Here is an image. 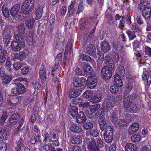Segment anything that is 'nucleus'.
I'll return each mask as SVG.
<instances>
[{
  "label": "nucleus",
  "instance_id": "1",
  "mask_svg": "<svg viewBox=\"0 0 151 151\" xmlns=\"http://www.w3.org/2000/svg\"><path fill=\"white\" fill-rule=\"evenodd\" d=\"M104 113L105 112L102 113L99 116L100 128L102 131L105 129L103 134L104 140L107 142L110 143L113 140V131L111 127L107 126L104 116Z\"/></svg>",
  "mask_w": 151,
  "mask_h": 151
},
{
  "label": "nucleus",
  "instance_id": "2",
  "mask_svg": "<svg viewBox=\"0 0 151 151\" xmlns=\"http://www.w3.org/2000/svg\"><path fill=\"white\" fill-rule=\"evenodd\" d=\"M130 98L128 95H124L123 98V103L124 107L130 112L136 113L139 111L136 104L134 103L129 102Z\"/></svg>",
  "mask_w": 151,
  "mask_h": 151
},
{
  "label": "nucleus",
  "instance_id": "3",
  "mask_svg": "<svg viewBox=\"0 0 151 151\" xmlns=\"http://www.w3.org/2000/svg\"><path fill=\"white\" fill-rule=\"evenodd\" d=\"M114 69V65L113 63H111V65H110L104 67L101 71V77L104 80L109 79L111 77L112 70Z\"/></svg>",
  "mask_w": 151,
  "mask_h": 151
},
{
  "label": "nucleus",
  "instance_id": "4",
  "mask_svg": "<svg viewBox=\"0 0 151 151\" xmlns=\"http://www.w3.org/2000/svg\"><path fill=\"white\" fill-rule=\"evenodd\" d=\"M34 1L33 0H27L24 1L21 6V10L24 16L33 10L34 8Z\"/></svg>",
  "mask_w": 151,
  "mask_h": 151
},
{
  "label": "nucleus",
  "instance_id": "5",
  "mask_svg": "<svg viewBox=\"0 0 151 151\" xmlns=\"http://www.w3.org/2000/svg\"><path fill=\"white\" fill-rule=\"evenodd\" d=\"M89 151H99V149L96 145L95 141L92 140L91 142L90 139L88 138L85 140L83 146V149H86V147Z\"/></svg>",
  "mask_w": 151,
  "mask_h": 151
},
{
  "label": "nucleus",
  "instance_id": "6",
  "mask_svg": "<svg viewBox=\"0 0 151 151\" xmlns=\"http://www.w3.org/2000/svg\"><path fill=\"white\" fill-rule=\"evenodd\" d=\"M20 39L22 41L24 42L25 40L29 45H32L34 43V40L33 37V35L31 33H29L25 34L24 35L20 37L18 35H15V40H19Z\"/></svg>",
  "mask_w": 151,
  "mask_h": 151
},
{
  "label": "nucleus",
  "instance_id": "7",
  "mask_svg": "<svg viewBox=\"0 0 151 151\" xmlns=\"http://www.w3.org/2000/svg\"><path fill=\"white\" fill-rule=\"evenodd\" d=\"M20 5L19 4H16L13 6L10 10V14L12 16L14 17H17L22 19L25 17L24 14L22 12L19 13Z\"/></svg>",
  "mask_w": 151,
  "mask_h": 151
},
{
  "label": "nucleus",
  "instance_id": "8",
  "mask_svg": "<svg viewBox=\"0 0 151 151\" xmlns=\"http://www.w3.org/2000/svg\"><path fill=\"white\" fill-rule=\"evenodd\" d=\"M39 73L42 83L44 84H46L47 82V75H49V72L47 71V70L42 65L40 69Z\"/></svg>",
  "mask_w": 151,
  "mask_h": 151
},
{
  "label": "nucleus",
  "instance_id": "9",
  "mask_svg": "<svg viewBox=\"0 0 151 151\" xmlns=\"http://www.w3.org/2000/svg\"><path fill=\"white\" fill-rule=\"evenodd\" d=\"M14 41L11 43V47L12 48L16 51L20 50L21 48H24L25 46V42L22 41L20 39L19 40Z\"/></svg>",
  "mask_w": 151,
  "mask_h": 151
},
{
  "label": "nucleus",
  "instance_id": "10",
  "mask_svg": "<svg viewBox=\"0 0 151 151\" xmlns=\"http://www.w3.org/2000/svg\"><path fill=\"white\" fill-rule=\"evenodd\" d=\"M19 99L17 97H11L10 99H7L6 104L12 108L15 109L19 105Z\"/></svg>",
  "mask_w": 151,
  "mask_h": 151
},
{
  "label": "nucleus",
  "instance_id": "11",
  "mask_svg": "<svg viewBox=\"0 0 151 151\" xmlns=\"http://www.w3.org/2000/svg\"><path fill=\"white\" fill-rule=\"evenodd\" d=\"M73 81V85L74 86L79 87L83 86V87L81 88H82L83 90L84 87L86 86L87 85V80L85 78L82 77L81 78L80 81L78 78L74 79Z\"/></svg>",
  "mask_w": 151,
  "mask_h": 151
},
{
  "label": "nucleus",
  "instance_id": "12",
  "mask_svg": "<svg viewBox=\"0 0 151 151\" xmlns=\"http://www.w3.org/2000/svg\"><path fill=\"white\" fill-rule=\"evenodd\" d=\"M82 90V88L78 87L73 88L69 90V96L72 98L77 97L80 95Z\"/></svg>",
  "mask_w": 151,
  "mask_h": 151
},
{
  "label": "nucleus",
  "instance_id": "13",
  "mask_svg": "<svg viewBox=\"0 0 151 151\" xmlns=\"http://www.w3.org/2000/svg\"><path fill=\"white\" fill-rule=\"evenodd\" d=\"M88 86L91 88L95 87L97 84L96 77L94 74L92 75L88 79Z\"/></svg>",
  "mask_w": 151,
  "mask_h": 151
},
{
  "label": "nucleus",
  "instance_id": "14",
  "mask_svg": "<svg viewBox=\"0 0 151 151\" xmlns=\"http://www.w3.org/2000/svg\"><path fill=\"white\" fill-rule=\"evenodd\" d=\"M110 118L112 122L116 125V127L125 125L126 123V121L125 120L117 119L115 114H113L110 116Z\"/></svg>",
  "mask_w": 151,
  "mask_h": 151
},
{
  "label": "nucleus",
  "instance_id": "15",
  "mask_svg": "<svg viewBox=\"0 0 151 151\" xmlns=\"http://www.w3.org/2000/svg\"><path fill=\"white\" fill-rule=\"evenodd\" d=\"M76 117V122L79 124H81L86 121V118L82 111H80L79 114H78Z\"/></svg>",
  "mask_w": 151,
  "mask_h": 151
},
{
  "label": "nucleus",
  "instance_id": "16",
  "mask_svg": "<svg viewBox=\"0 0 151 151\" xmlns=\"http://www.w3.org/2000/svg\"><path fill=\"white\" fill-rule=\"evenodd\" d=\"M87 52L92 56L95 57L96 54V50L93 44H89L88 45L87 47Z\"/></svg>",
  "mask_w": 151,
  "mask_h": 151
},
{
  "label": "nucleus",
  "instance_id": "17",
  "mask_svg": "<svg viewBox=\"0 0 151 151\" xmlns=\"http://www.w3.org/2000/svg\"><path fill=\"white\" fill-rule=\"evenodd\" d=\"M139 125L137 123H133L129 128L128 133L129 134L131 135L136 132L139 129Z\"/></svg>",
  "mask_w": 151,
  "mask_h": 151
},
{
  "label": "nucleus",
  "instance_id": "18",
  "mask_svg": "<svg viewBox=\"0 0 151 151\" xmlns=\"http://www.w3.org/2000/svg\"><path fill=\"white\" fill-rule=\"evenodd\" d=\"M81 68H83L84 72L86 73L89 75H91L93 72V70L92 69L91 66L88 64H86L83 63L81 65Z\"/></svg>",
  "mask_w": 151,
  "mask_h": 151
},
{
  "label": "nucleus",
  "instance_id": "19",
  "mask_svg": "<svg viewBox=\"0 0 151 151\" xmlns=\"http://www.w3.org/2000/svg\"><path fill=\"white\" fill-rule=\"evenodd\" d=\"M125 151H138V147L135 145L129 143L126 144L125 146Z\"/></svg>",
  "mask_w": 151,
  "mask_h": 151
},
{
  "label": "nucleus",
  "instance_id": "20",
  "mask_svg": "<svg viewBox=\"0 0 151 151\" xmlns=\"http://www.w3.org/2000/svg\"><path fill=\"white\" fill-rule=\"evenodd\" d=\"M16 30L17 31V32H15L14 34V38L15 39V35L17 34L20 35V37H22V34L23 33H24L25 30V28L24 26V25L23 23H21L19 25H18L16 27Z\"/></svg>",
  "mask_w": 151,
  "mask_h": 151
},
{
  "label": "nucleus",
  "instance_id": "21",
  "mask_svg": "<svg viewBox=\"0 0 151 151\" xmlns=\"http://www.w3.org/2000/svg\"><path fill=\"white\" fill-rule=\"evenodd\" d=\"M69 112L71 116L75 117L78 113V108L76 106L70 105L69 107Z\"/></svg>",
  "mask_w": 151,
  "mask_h": 151
},
{
  "label": "nucleus",
  "instance_id": "22",
  "mask_svg": "<svg viewBox=\"0 0 151 151\" xmlns=\"http://www.w3.org/2000/svg\"><path fill=\"white\" fill-rule=\"evenodd\" d=\"M7 54V50L2 49L1 47L0 46V63H3L4 62L6 59Z\"/></svg>",
  "mask_w": 151,
  "mask_h": 151
},
{
  "label": "nucleus",
  "instance_id": "23",
  "mask_svg": "<svg viewBox=\"0 0 151 151\" xmlns=\"http://www.w3.org/2000/svg\"><path fill=\"white\" fill-rule=\"evenodd\" d=\"M142 15L145 19H148L151 17V9L149 7L145 8L142 11Z\"/></svg>",
  "mask_w": 151,
  "mask_h": 151
},
{
  "label": "nucleus",
  "instance_id": "24",
  "mask_svg": "<svg viewBox=\"0 0 151 151\" xmlns=\"http://www.w3.org/2000/svg\"><path fill=\"white\" fill-rule=\"evenodd\" d=\"M24 147V141L21 139L16 141V145L14 147L15 150L17 151H19L22 150L23 147Z\"/></svg>",
  "mask_w": 151,
  "mask_h": 151
},
{
  "label": "nucleus",
  "instance_id": "25",
  "mask_svg": "<svg viewBox=\"0 0 151 151\" xmlns=\"http://www.w3.org/2000/svg\"><path fill=\"white\" fill-rule=\"evenodd\" d=\"M115 104V101L113 98H110L106 102L105 109L108 110H110Z\"/></svg>",
  "mask_w": 151,
  "mask_h": 151
},
{
  "label": "nucleus",
  "instance_id": "26",
  "mask_svg": "<svg viewBox=\"0 0 151 151\" xmlns=\"http://www.w3.org/2000/svg\"><path fill=\"white\" fill-rule=\"evenodd\" d=\"M19 118V116L18 113H15L12 114L9 119L10 124L12 125L16 124L18 122Z\"/></svg>",
  "mask_w": 151,
  "mask_h": 151
},
{
  "label": "nucleus",
  "instance_id": "27",
  "mask_svg": "<svg viewBox=\"0 0 151 151\" xmlns=\"http://www.w3.org/2000/svg\"><path fill=\"white\" fill-rule=\"evenodd\" d=\"M73 144H79L82 142V139L80 136L74 135L71 136L70 139Z\"/></svg>",
  "mask_w": 151,
  "mask_h": 151
},
{
  "label": "nucleus",
  "instance_id": "28",
  "mask_svg": "<svg viewBox=\"0 0 151 151\" xmlns=\"http://www.w3.org/2000/svg\"><path fill=\"white\" fill-rule=\"evenodd\" d=\"M35 22V21L32 18H28L25 21V24L27 28L31 29L33 28Z\"/></svg>",
  "mask_w": 151,
  "mask_h": 151
},
{
  "label": "nucleus",
  "instance_id": "29",
  "mask_svg": "<svg viewBox=\"0 0 151 151\" xmlns=\"http://www.w3.org/2000/svg\"><path fill=\"white\" fill-rule=\"evenodd\" d=\"M70 130L72 132L76 133H80L82 131L81 127L76 124H72L70 129Z\"/></svg>",
  "mask_w": 151,
  "mask_h": 151
},
{
  "label": "nucleus",
  "instance_id": "30",
  "mask_svg": "<svg viewBox=\"0 0 151 151\" xmlns=\"http://www.w3.org/2000/svg\"><path fill=\"white\" fill-rule=\"evenodd\" d=\"M114 81L115 83L118 87H122L123 84L121 77L118 74L115 75Z\"/></svg>",
  "mask_w": 151,
  "mask_h": 151
},
{
  "label": "nucleus",
  "instance_id": "31",
  "mask_svg": "<svg viewBox=\"0 0 151 151\" xmlns=\"http://www.w3.org/2000/svg\"><path fill=\"white\" fill-rule=\"evenodd\" d=\"M101 50L104 52H107L110 50V47L108 42L104 41L101 44Z\"/></svg>",
  "mask_w": 151,
  "mask_h": 151
},
{
  "label": "nucleus",
  "instance_id": "32",
  "mask_svg": "<svg viewBox=\"0 0 151 151\" xmlns=\"http://www.w3.org/2000/svg\"><path fill=\"white\" fill-rule=\"evenodd\" d=\"M28 55L25 52L22 51L19 53H16L14 56L15 58L20 60H23Z\"/></svg>",
  "mask_w": 151,
  "mask_h": 151
},
{
  "label": "nucleus",
  "instance_id": "33",
  "mask_svg": "<svg viewBox=\"0 0 151 151\" xmlns=\"http://www.w3.org/2000/svg\"><path fill=\"white\" fill-rule=\"evenodd\" d=\"M42 9L39 7H37L35 10V19L36 20H38L40 19L42 16Z\"/></svg>",
  "mask_w": 151,
  "mask_h": 151
},
{
  "label": "nucleus",
  "instance_id": "34",
  "mask_svg": "<svg viewBox=\"0 0 151 151\" xmlns=\"http://www.w3.org/2000/svg\"><path fill=\"white\" fill-rule=\"evenodd\" d=\"M7 113L6 112L3 111L0 114V124L1 125L4 124L6 119L7 117Z\"/></svg>",
  "mask_w": 151,
  "mask_h": 151
},
{
  "label": "nucleus",
  "instance_id": "35",
  "mask_svg": "<svg viewBox=\"0 0 151 151\" xmlns=\"http://www.w3.org/2000/svg\"><path fill=\"white\" fill-rule=\"evenodd\" d=\"M2 82L5 84L9 83L12 80V77L9 75L5 74L1 78Z\"/></svg>",
  "mask_w": 151,
  "mask_h": 151
},
{
  "label": "nucleus",
  "instance_id": "36",
  "mask_svg": "<svg viewBox=\"0 0 151 151\" xmlns=\"http://www.w3.org/2000/svg\"><path fill=\"white\" fill-rule=\"evenodd\" d=\"M17 87L18 91V93L22 94L26 92L25 88L23 85L19 83L17 85Z\"/></svg>",
  "mask_w": 151,
  "mask_h": 151
},
{
  "label": "nucleus",
  "instance_id": "37",
  "mask_svg": "<svg viewBox=\"0 0 151 151\" xmlns=\"http://www.w3.org/2000/svg\"><path fill=\"white\" fill-rule=\"evenodd\" d=\"M131 138L132 141L134 142H138L141 140V136L138 134H135L131 136Z\"/></svg>",
  "mask_w": 151,
  "mask_h": 151
},
{
  "label": "nucleus",
  "instance_id": "38",
  "mask_svg": "<svg viewBox=\"0 0 151 151\" xmlns=\"http://www.w3.org/2000/svg\"><path fill=\"white\" fill-rule=\"evenodd\" d=\"M91 111L92 113H94L97 111L100 107L99 104H96L92 105L89 106Z\"/></svg>",
  "mask_w": 151,
  "mask_h": 151
},
{
  "label": "nucleus",
  "instance_id": "39",
  "mask_svg": "<svg viewBox=\"0 0 151 151\" xmlns=\"http://www.w3.org/2000/svg\"><path fill=\"white\" fill-rule=\"evenodd\" d=\"M2 13L5 17H8L9 16V11L8 9L6 7V6L3 5L2 8Z\"/></svg>",
  "mask_w": 151,
  "mask_h": 151
},
{
  "label": "nucleus",
  "instance_id": "40",
  "mask_svg": "<svg viewBox=\"0 0 151 151\" xmlns=\"http://www.w3.org/2000/svg\"><path fill=\"white\" fill-rule=\"evenodd\" d=\"M126 32L129 37V40H132L136 37V36L135 34V32H132L129 30H127Z\"/></svg>",
  "mask_w": 151,
  "mask_h": 151
},
{
  "label": "nucleus",
  "instance_id": "41",
  "mask_svg": "<svg viewBox=\"0 0 151 151\" xmlns=\"http://www.w3.org/2000/svg\"><path fill=\"white\" fill-rule=\"evenodd\" d=\"M75 11L74 4L72 3L70 4L68 7V14L69 16L72 15Z\"/></svg>",
  "mask_w": 151,
  "mask_h": 151
},
{
  "label": "nucleus",
  "instance_id": "42",
  "mask_svg": "<svg viewBox=\"0 0 151 151\" xmlns=\"http://www.w3.org/2000/svg\"><path fill=\"white\" fill-rule=\"evenodd\" d=\"M101 99V96L99 95H96L91 98V101L92 103H96L99 102Z\"/></svg>",
  "mask_w": 151,
  "mask_h": 151
},
{
  "label": "nucleus",
  "instance_id": "43",
  "mask_svg": "<svg viewBox=\"0 0 151 151\" xmlns=\"http://www.w3.org/2000/svg\"><path fill=\"white\" fill-rule=\"evenodd\" d=\"M83 127L86 130L91 129L93 127V124L91 122H86L83 124Z\"/></svg>",
  "mask_w": 151,
  "mask_h": 151
},
{
  "label": "nucleus",
  "instance_id": "44",
  "mask_svg": "<svg viewBox=\"0 0 151 151\" xmlns=\"http://www.w3.org/2000/svg\"><path fill=\"white\" fill-rule=\"evenodd\" d=\"M23 63L21 62H17L13 65V68L16 70H18L21 68L23 65Z\"/></svg>",
  "mask_w": 151,
  "mask_h": 151
},
{
  "label": "nucleus",
  "instance_id": "45",
  "mask_svg": "<svg viewBox=\"0 0 151 151\" xmlns=\"http://www.w3.org/2000/svg\"><path fill=\"white\" fill-rule=\"evenodd\" d=\"M11 35L9 34L5 35L4 39V41L5 44L7 46L10 42Z\"/></svg>",
  "mask_w": 151,
  "mask_h": 151
},
{
  "label": "nucleus",
  "instance_id": "46",
  "mask_svg": "<svg viewBox=\"0 0 151 151\" xmlns=\"http://www.w3.org/2000/svg\"><path fill=\"white\" fill-rule=\"evenodd\" d=\"M110 91L113 94L117 93L119 91V88L116 86H111L110 87Z\"/></svg>",
  "mask_w": 151,
  "mask_h": 151
},
{
  "label": "nucleus",
  "instance_id": "47",
  "mask_svg": "<svg viewBox=\"0 0 151 151\" xmlns=\"http://www.w3.org/2000/svg\"><path fill=\"white\" fill-rule=\"evenodd\" d=\"M113 45L115 49L117 50L120 51L123 50V47L122 46H121L120 43H117L116 45L113 43Z\"/></svg>",
  "mask_w": 151,
  "mask_h": 151
},
{
  "label": "nucleus",
  "instance_id": "48",
  "mask_svg": "<svg viewBox=\"0 0 151 151\" xmlns=\"http://www.w3.org/2000/svg\"><path fill=\"white\" fill-rule=\"evenodd\" d=\"M51 143H49L48 144L45 143L43 146V149L45 151H49L52 147H53Z\"/></svg>",
  "mask_w": 151,
  "mask_h": 151
},
{
  "label": "nucleus",
  "instance_id": "49",
  "mask_svg": "<svg viewBox=\"0 0 151 151\" xmlns=\"http://www.w3.org/2000/svg\"><path fill=\"white\" fill-rule=\"evenodd\" d=\"M116 71L122 76L125 73L124 69V66H119L117 68Z\"/></svg>",
  "mask_w": 151,
  "mask_h": 151
},
{
  "label": "nucleus",
  "instance_id": "50",
  "mask_svg": "<svg viewBox=\"0 0 151 151\" xmlns=\"http://www.w3.org/2000/svg\"><path fill=\"white\" fill-rule=\"evenodd\" d=\"M105 63L107 64H109V65H111V63H114L111 60V57H110L108 55H107L105 57Z\"/></svg>",
  "mask_w": 151,
  "mask_h": 151
},
{
  "label": "nucleus",
  "instance_id": "51",
  "mask_svg": "<svg viewBox=\"0 0 151 151\" xmlns=\"http://www.w3.org/2000/svg\"><path fill=\"white\" fill-rule=\"evenodd\" d=\"M147 4V2L143 1H141L138 6V8L141 10L143 9H145V8H146L145 6Z\"/></svg>",
  "mask_w": 151,
  "mask_h": 151
},
{
  "label": "nucleus",
  "instance_id": "52",
  "mask_svg": "<svg viewBox=\"0 0 151 151\" xmlns=\"http://www.w3.org/2000/svg\"><path fill=\"white\" fill-rule=\"evenodd\" d=\"M31 86H32L35 89H38L40 88V86L39 83L36 81H34L31 83Z\"/></svg>",
  "mask_w": 151,
  "mask_h": 151
},
{
  "label": "nucleus",
  "instance_id": "53",
  "mask_svg": "<svg viewBox=\"0 0 151 151\" xmlns=\"http://www.w3.org/2000/svg\"><path fill=\"white\" fill-rule=\"evenodd\" d=\"M145 54L151 57V48L149 46L145 47Z\"/></svg>",
  "mask_w": 151,
  "mask_h": 151
},
{
  "label": "nucleus",
  "instance_id": "54",
  "mask_svg": "<svg viewBox=\"0 0 151 151\" xmlns=\"http://www.w3.org/2000/svg\"><path fill=\"white\" fill-rule=\"evenodd\" d=\"M80 59L83 61V60L87 61L88 59H89V56H88L85 54H81L80 55Z\"/></svg>",
  "mask_w": 151,
  "mask_h": 151
},
{
  "label": "nucleus",
  "instance_id": "55",
  "mask_svg": "<svg viewBox=\"0 0 151 151\" xmlns=\"http://www.w3.org/2000/svg\"><path fill=\"white\" fill-rule=\"evenodd\" d=\"M131 29L134 32H137L139 30L138 25L135 23H133L131 27Z\"/></svg>",
  "mask_w": 151,
  "mask_h": 151
},
{
  "label": "nucleus",
  "instance_id": "56",
  "mask_svg": "<svg viewBox=\"0 0 151 151\" xmlns=\"http://www.w3.org/2000/svg\"><path fill=\"white\" fill-rule=\"evenodd\" d=\"M91 135L93 137H96L99 135V132L96 129H93L90 131Z\"/></svg>",
  "mask_w": 151,
  "mask_h": 151
},
{
  "label": "nucleus",
  "instance_id": "57",
  "mask_svg": "<svg viewBox=\"0 0 151 151\" xmlns=\"http://www.w3.org/2000/svg\"><path fill=\"white\" fill-rule=\"evenodd\" d=\"M98 59L101 61V63H102L104 60V55L101 52H98Z\"/></svg>",
  "mask_w": 151,
  "mask_h": 151
},
{
  "label": "nucleus",
  "instance_id": "58",
  "mask_svg": "<svg viewBox=\"0 0 151 151\" xmlns=\"http://www.w3.org/2000/svg\"><path fill=\"white\" fill-rule=\"evenodd\" d=\"M124 17H123L122 19L120 21L119 25V28L121 29H123L124 26Z\"/></svg>",
  "mask_w": 151,
  "mask_h": 151
},
{
  "label": "nucleus",
  "instance_id": "59",
  "mask_svg": "<svg viewBox=\"0 0 151 151\" xmlns=\"http://www.w3.org/2000/svg\"><path fill=\"white\" fill-rule=\"evenodd\" d=\"M29 71L28 68L27 67H24L22 69L21 73L23 74H26L28 73Z\"/></svg>",
  "mask_w": 151,
  "mask_h": 151
},
{
  "label": "nucleus",
  "instance_id": "60",
  "mask_svg": "<svg viewBox=\"0 0 151 151\" xmlns=\"http://www.w3.org/2000/svg\"><path fill=\"white\" fill-rule=\"evenodd\" d=\"M92 93L88 91H86L83 94L84 97L89 98L92 95Z\"/></svg>",
  "mask_w": 151,
  "mask_h": 151
},
{
  "label": "nucleus",
  "instance_id": "61",
  "mask_svg": "<svg viewBox=\"0 0 151 151\" xmlns=\"http://www.w3.org/2000/svg\"><path fill=\"white\" fill-rule=\"evenodd\" d=\"M11 92L12 94L15 95L20 94L18 93V91L17 87L12 88L11 90Z\"/></svg>",
  "mask_w": 151,
  "mask_h": 151
},
{
  "label": "nucleus",
  "instance_id": "62",
  "mask_svg": "<svg viewBox=\"0 0 151 151\" xmlns=\"http://www.w3.org/2000/svg\"><path fill=\"white\" fill-rule=\"evenodd\" d=\"M3 134L4 135V137H6L9 135L11 133V129H5L3 131Z\"/></svg>",
  "mask_w": 151,
  "mask_h": 151
},
{
  "label": "nucleus",
  "instance_id": "63",
  "mask_svg": "<svg viewBox=\"0 0 151 151\" xmlns=\"http://www.w3.org/2000/svg\"><path fill=\"white\" fill-rule=\"evenodd\" d=\"M67 7L66 6H62L61 9V14L62 15H64L66 13Z\"/></svg>",
  "mask_w": 151,
  "mask_h": 151
},
{
  "label": "nucleus",
  "instance_id": "64",
  "mask_svg": "<svg viewBox=\"0 0 151 151\" xmlns=\"http://www.w3.org/2000/svg\"><path fill=\"white\" fill-rule=\"evenodd\" d=\"M84 9V7L82 4H80L78 6L77 13H79L82 12Z\"/></svg>",
  "mask_w": 151,
  "mask_h": 151
}]
</instances>
